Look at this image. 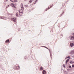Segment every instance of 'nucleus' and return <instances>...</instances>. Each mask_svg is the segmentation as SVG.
I'll return each mask as SVG.
<instances>
[{"instance_id": "nucleus-1", "label": "nucleus", "mask_w": 74, "mask_h": 74, "mask_svg": "<svg viewBox=\"0 0 74 74\" xmlns=\"http://www.w3.org/2000/svg\"><path fill=\"white\" fill-rule=\"evenodd\" d=\"M19 66L15 65L14 67V69L15 70H19Z\"/></svg>"}, {"instance_id": "nucleus-2", "label": "nucleus", "mask_w": 74, "mask_h": 74, "mask_svg": "<svg viewBox=\"0 0 74 74\" xmlns=\"http://www.w3.org/2000/svg\"><path fill=\"white\" fill-rule=\"evenodd\" d=\"M16 18H11V21H13L14 22H15L16 21Z\"/></svg>"}, {"instance_id": "nucleus-3", "label": "nucleus", "mask_w": 74, "mask_h": 74, "mask_svg": "<svg viewBox=\"0 0 74 74\" xmlns=\"http://www.w3.org/2000/svg\"><path fill=\"white\" fill-rule=\"evenodd\" d=\"M21 10H22V11H23V10H24V8L23 7V4L22 3H21Z\"/></svg>"}, {"instance_id": "nucleus-4", "label": "nucleus", "mask_w": 74, "mask_h": 74, "mask_svg": "<svg viewBox=\"0 0 74 74\" xmlns=\"http://www.w3.org/2000/svg\"><path fill=\"white\" fill-rule=\"evenodd\" d=\"M70 55H74V50H72L70 53Z\"/></svg>"}, {"instance_id": "nucleus-5", "label": "nucleus", "mask_w": 74, "mask_h": 74, "mask_svg": "<svg viewBox=\"0 0 74 74\" xmlns=\"http://www.w3.org/2000/svg\"><path fill=\"white\" fill-rule=\"evenodd\" d=\"M21 10H19V15L20 16H22V14H23V12H20Z\"/></svg>"}, {"instance_id": "nucleus-6", "label": "nucleus", "mask_w": 74, "mask_h": 74, "mask_svg": "<svg viewBox=\"0 0 74 74\" xmlns=\"http://www.w3.org/2000/svg\"><path fill=\"white\" fill-rule=\"evenodd\" d=\"M49 51L50 52V57L51 58V59H52V53L50 51V49H49Z\"/></svg>"}, {"instance_id": "nucleus-7", "label": "nucleus", "mask_w": 74, "mask_h": 74, "mask_svg": "<svg viewBox=\"0 0 74 74\" xmlns=\"http://www.w3.org/2000/svg\"><path fill=\"white\" fill-rule=\"evenodd\" d=\"M52 6H53V4H52V6L51 5H50V8L48 7L47 8V9L45 10V11H47V10H49V9H50V8H51V7H52Z\"/></svg>"}, {"instance_id": "nucleus-8", "label": "nucleus", "mask_w": 74, "mask_h": 74, "mask_svg": "<svg viewBox=\"0 0 74 74\" xmlns=\"http://www.w3.org/2000/svg\"><path fill=\"white\" fill-rule=\"evenodd\" d=\"M42 74H46V71L45 70H43L42 71Z\"/></svg>"}, {"instance_id": "nucleus-9", "label": "nucleus", "mask_w": 74, "mask_h": 74, "mask_svg": "<svg viewBox=\"0 0 74 74\" xmlns=\"http://www.w3.org/2000/svg\"><path fill=\"white\" fill-rule=\"evenodd\" d=\"M74 45V43H70V46L71 47H73Z\"/></svg>"}, {"instance_id": "nucleus-10", "label": "nucleus", "mask_w": 74, "mask_h": 74, "mask_svg": "<svg viewBox=\"0 0 74 74\" xmlns=\"http://www.w3.org/2000/svg\"><path fill=\"white\" fill-rule=\"evenodd\" d=\"M0 18H1V19H5L4 18H5V17L3 16H0Z\"/></svg>"}, {"instance_id": "nucleus-11", "label": "nucleus", "mask_w": 74, "mask_h": 74, "mask_svg": "<svg viewBox=\"0 0 74 74\" xmlns=\"http://www.w3.org/2000/svg\"><path fill=\"white\" fill-rule=\"evenodd\" d=\"M69 59H70V58H69L68 59H67L66 60V61L65 62V63H66V64H67V63H68V62H69Z\"/></svg>"}, {"instance_id": "nucleus-12", "label": "nucleus", "mask_w": 74, "mask_h": 74, "mask_svg": "<svg viewBox=\"0 0 74 74\" xmlns=\"http://www.w3.org/2000/svg\"><path fill=\"white\" fill-rule=\"evenodd\" d=\"M10 41V39H8L7 40H6L5 41V42L7 43L8 42Z\"/></svg>"}, {"instance_id": "nucleus-13", "label": "nucleus", "mask_w": 74, "mask_h": 74, "mask_svg": "<svg viewBox=\"0 0 74 74\" xmlns=\"http://www.w3.org/2000/svg\"><path fill=\"white\" fill-rule=\"evenodd\" d=\"M42 47H44V48H46V49H48L49 51V49H48V48H47L46 46H42Z\"/></svg>"}, {"instance_id": "nucleus-14", "label": "nucleus", "mask_w": 74, "mask_h": 74, "mask_svg": "<svg viewBox=\"0 0 74 74\" xmlns=\"http://www.w3.org/2000/svg\"><path fill=\"white\" fill-rule=\"evenodd\" d=\"M13 5H13H15V4H14L12 3H11V4L10 5Z\"/></svg>"}, {"instance_id": "nucleus-15", "label": "nucleus", "mask_w": 74, "mask_h": 74, "mask_svg": "<svg viewBox=\"0 0 74 74\" xmlns=\"http://www.w3.org/2000/svg\"><path fill=\"white\" fill-rule=\"evenodd\" d=\"M16 16H17V17H18V12H17L16 14Z\"/></svg>"}, {"instance_id": "nucleus-16", "label": "nucleus", "mask_w": 74, "mask_h": 74, "mask_svg": "<svg viewBox=\"0 0 74 74\" xmlns=\"http://www.w3.org/2000/svg\"><path fill=\"white\" fill-rule=\"evenodd\" d=\"M40 68H41V69L42 70H44V68H43V67H42V66H41V67H40Z\"/></svg>"}, {"instance_id": "nucleus-17", "label": "nucleus", "mask_w": 74, "mask_h": 74, "mask_svg": "<svg viewBox=\"0 0 74 74\" xmlns=\"http://www.w3.org/2000/svg\"><path fill=\"white\" fill-rule=\"evenodd\" d=\"M69 67L70 68V69H72V67H71V65H69Z\"/></svg>"}, {"instance_id": "nucleus-18", "label": "nucleus", "mask_w": 74, "mask_h": 74, "mask_svg": "<svg viewBox=\"0 0 74 74\" xmlns=\"http://www.w3.org/2000/svg\"><path fill=\"white\" fill-rule=\"evenodd\" d=\"M32 1H33V0H30L29 1V3H32Z\"/></svg>"}, {"instance_id": "nucleus-19", "label": "nucleus", "mask_w": 74, "mask_h": 74, "mask_svg": "<svg viewBox=\"0 0 74 74\" xmlns=\"http://www.w3.org/2000/svg\"><path fill=\"white\" fill-rule=\"evenodd\" d=\"M9 5H8V6H7L6 7V9H7V8H8V7H9Z\"/></svg>"}, {"instance_id": "nucleus-20", "label": "nucleus", "mask_w": 74, "mask_h": 74, "mask_svg": "<svg viewBox=\"0 0 74 74\" xmlns=\"http://www.w3.org/2000/svg\"><path fill=\"white\" fill-rule=\"evenodd\" d=\"M10 1H12V2H14V0H10Z\"/></svg>"}, {"instance_id": "nucleus-21", "label": "nucleus", "mask_w": 74, "mask_h": 74, "mask_svg": "<svg viewBox=\"0 0 74 74\" xmlns=\"http://www.w3.org/2000/svg\"><path fill=\"white\" fill-rule=\"evenodd\" d=\"M14 2H18V1L17 0H14Z\"/></svg>"}, {"instance_id": "nucleus-22", "label": "nucleus", "mask_w": 74, "mask_h": 74, "mask_svg": "<svg viewBox=\"0 0 74 74\" xmlns=\"http://www.w3.org/2000/svg\"><path fill=\"white\" fill-rule=\"evenodd\" d=\"M12 7H14V8H16V7L14 6V5L13 6H12Z\"/></svg>"}, {"instance_id": "nucleus-23", "label": "nucleus", "mask_w": 74, "mask_h": 74, "mask_svg": "<svg viewBox=\"0 0 74 74\" xmlns=\"http://www.w3.org/2000/svg\"><path fill=\"white\" fill-rule=\"evenodd\" d=\"M25 7H28V5H25Z\"/></svg>"}, {"instance_id": "nucleus-24", "label": "nucleus", "mask_w": 74, "mask_h": 74, "mask_svg": "<svg viewBox=\"0 0 74 74\" xmlns=\"http://www.w3.org/2000/svg\"><path fill=\"white\" fill-rule=\"evenodd\" d=\"M72 67H73H73H74V65L73 64L72 65Z\"/></svg>"}, {"instance_id": "nucleus-25", "label": "nucleus", "mask_w": 74, "mask_h": 74, "mask_svg": "<svg viewBox=\"0 0 74 74\" xmlns=\"http://www.w3.org/2000/svg\"><path fill=\"white\" fill-rule=\"evenodd\" d=\"M70 63H71H71H72V61H70Z\"/></svg>"}, {"instance_id": "nucleus-26", "label": "nucleus", "mask_w": 74, "mask_h": 74, "mask_svg": "<svg viewBox=\"0 0 74 74\" xmlns=\"http://www.w3.org/2000/svg\"><path fill=\"white\" fill-rule=\"evenodd\" d=\"M63 67L64 68H65V65H64V64H63Z\"/></svg>"}, {"instance_id": "nucleus-27", "label": "nucleus", "mask_w": 74, "mask_h": 74, "mask_svg": "<svg viewBox=\"0 0 74 74\" xmlns=\"http://www.w3.org/2000/svg\"><path fill=\"white\" fill-rule=\"evenodd\" d=\"M18 31L21 30V29L20 28H19V29H18Z\"/></svg>"}, {"instance_id": "nucleus-28", "label": "nucleus", "mask_w": 74, "mask_h": 74, "mask_svg": "<svg viewBox=\"0 0 74 74\" xmlns=\"http://www.w3.org/2000/svg\"><path fill=\"white\" fill-rule=\"evenodd\" d=\"M68 58H70V56H68Z\"/></svg>"}, {"instance_id": "nucleus-29", "label": "nucleus", "mask_w": 74, "mask_h": 74, "mask_svg": "<svg viewBox=\"0 0 74 74\" xmlns=\"http://www.w3.org/2000/svg\"><path fill=\"white\" fill-rule=\"evenodd\" d=\"M24 59H26V56H25L24 57Z\"/></svg>"}, {"instance_id": "nucleus-30", "label": "nucleus", "mask_w": 74, "mask_h": 74, "mask_svg": "<svg viewBox=\"0 0 74 74\" xmlns=\"http://www.w3.org/2000/svg\"><path fill=\"white\" fill-rule=\"evenodd\" d=\"M69 70L70 69H67V71H69Z\"/></svg>"}, {"instance_id": "nucleus-31", "label": "nucleus", "mask_w": 74, "mask_h": 74, "mask_svg": "<svg viewBox=\"0 0 74 74\" xmlns=\"http://www.w3.org/2000/svg\"><path fill=\"white\" fill-rule=\"evenodd\" d=\"M63 14H64V12H62V13L61 14V15H63Z\"/></svg>"}, {"instance_id": "nucleus-32", "label": "nucleus", "mask_w": 74, "mask_h": 74, "mask_svg": "<svg viewBox=\"0 0 74 74\" xmlns=\"http://www.w3.org/2000/svg\"><path fill=\"white\" fill-rule=\"evenodd\" d=\"M40 70H41V67L40 68Z\"/></svg>"}, {"instance_id": "nucleus-33", "label": "nucleus", "mask_w": 74, "mask_h": 74, "mask_svg": "<svg viewBox=\"0 0 74 74\" xmlns=\"http://www.w3.org/2000/svg\"><path fill=\"white\" fill-rule=\"evenodd\" d=\"M10 15H11V16H12V14H10Z\"/></svg>"}, {"instance_id": "nucleus-34", "label": "nucleus", "mask_w": 74, "mask_h": 74, "mask_svg": "<svg viewBox=\"0 0 74 74\" xmlns=\"http://www.w3.org/2000/svg\"><path fill=\"white\" fill-rule=\"evenodd\" d=\"M66 58H67V59L68 58H68V57H67V56H66Z\"/></svg>"}, {"instance_id": "nucleus-35", "label": "nucleus", "mask_w": 74, "mask_h": 74, "mask_svg": "<svg viewBox=\"0 0 74 74\" xmlns=\"http://www.w3.org/2000/svg\"><path fill=\"white\" fill-rule=\"evenodd\" d=\"M60 36H63V35L62 34H61Z\"/></svg>"}, {"instance_id": "nucleus-36", "label": "nucleus", "mask_w": 74, "mask_h": 74, "mask_svg": "<svg viewBox=\"0 0 74 74\" xmlns=\"http://www.w3.org/2000/svg\"><path fill=\"white\" fill-rule=\"evenodd\" d=\"M73 63H74V62H72V63H71V64H73Z\"/></svg>"}, {"instance_id": "nucleus-37", "label": "nucleus", "mask_w": 74, "mask_h": 74, "mask_svg": "<svg viewBox=\"0 0 74 74\" xmlns=\"http://www.w3.org/2000/svg\"><path fill=\"white\" fill-rule=\"evenodd\" d=\"M37 1H35V3H37Z\"/></svg>"}, {"instance_id": "nucleus-38", "label": "nucleus", "mask_w": 74, "mask_h": 74, "mask_svg": "<svg viewBox=\"0 0 74 74\" xmlns=\"http://www.w3.org/2000/svg\"><path fill=\"white\" fill-rule=\"evenodd\" d=\"M34 3V4H36V3H35V2Z\"/></svg>"}, {"instance_id": "nucleus-39", "label": "nucleus", "mask_w": 74, "mask_h": 74, "mask_svg": "<svg viewBox=\"0 0 74 74\" xmlns=\"http://www.w3.org/2000/svg\"><path fill=\"white\" fill-rule=\"evenodd\" d=\"M62 14H61V15H60V16H62Z\"/></svg>"}, {"instance_id": "nucleus-40", "label": "nucleus", "mask_w": 74, "mask_h": 74, "mask_svg": "<svg viewBox=\"0 0 74 74\" xmlns=\"http://www.w3.org/2000/svg\"><path fill=\"white\" fill-rule=\"evenodd\" d=\"M33 4H34V3H33L32 5H33Z\"/></svg>"}, {"instance_id": "nucleus-41", "label": "nucleus", "mask_w": 74, "mask_h": 74, "mask_svg": "<svg viewBox=\"0 0 74 74\" xmlns=\"http://www.w3.org/2000/svg\"><path fill=\"white\" fill-rule=\"evenodd\" d=\"M27 0H24V1H26Z\"/></svg>"}, {"instance_id": "nucleus-42", "label": "nucleus", "mask_w": 74, "mask_h": 74, "mask_svg": "<svg viewBox=\"0 0 74 74\" xmlns=\"http://www.w3.org/2000/svg\"><path fill=\"white\" fill-rule=\"evenodd\" d=\"M5 1H8V0H5Z\"/></svg>"}, {"instance_id": "nucleus-43", "label": "nucleus", "mask_w": 74, "mask_h": 74, "mask_svg": "<svg viewBox=\"0 0 74 74\" xmlns=\"http://www.w3.org/2000/svg\"><path fill=\"white\" fill-rule=\"evenodd\" d=\"M38 1V0H36V1Z\"/></svg>"}, {"instance_id": "nucleus-44", "label": "nucleus", "mask_w": 74, "mask_h": 74, "mask_svg": "<svg viewBox=\"0 0 74 74\" xmlns=\"http://www.w3.org/2000/svg\"><path fill=\"white\" fill-rule=\"evenodd\" d=\"M65 59H67V58H66H66H65Z\"/></svg>"}, {"instance_id": "nucleus-45", "label": "nucleus", "mask_w": 74, "mask_h": 74, "mask_svg": "<svg viewBox=\"0 0 74 74\" xmlns=\"http://www.w3.org/2000/svg\"><path fill=\"white\" fill-rule=\"evenodd\" d=\"M42 26V25H41V26Z\"/></svg>"}]
</instances>
